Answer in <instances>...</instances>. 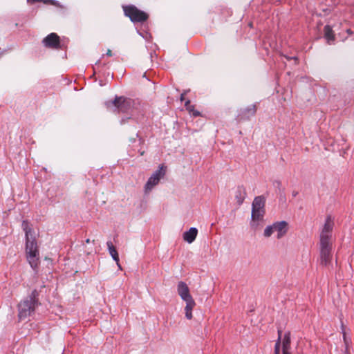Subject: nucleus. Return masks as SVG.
Here are the masks:
<instances>
[{"label":"nucleus","instance_id":"nucleus-9","mask_svg":"<svg viewBox=\"0 0 354 354\" xmlns=\"http://www.w3.org/2000/svg\"><path fill=\"white\" fill-rule=\"evenodd\" d=\"M177 292L180 298L183 301H187L193 299L192 295H190L189 287L183 281H180L178 283Z\"/></svg>","mask_w":354,"mask_h":354},{"label":"nucleus","instance_id":"nucleus-19","mask_svg":"<svg viewBox=\"0 0 354 354\" xmlns=\"http://www.w3.org/2000/svg\"><path fill=\"white\" fill-rule=\"evenodd\" d=\"M324 37L327 40L328 44H331L335 40V35L331 27L328 25H326L324 28Z\"/></svg>","mask_w":354,"mask_h":354},{"label":"nucleus","instance_id":"nucleus-3","mask_svg":"<svg viewBox=\"0 0 354 354\" xmlns=\"http://www.w3.org/2000/svg\"><path fill=\"white\" fill-rule=\"evenodd\" d=\"M105 105L106 108L111 111L126 113L131 108V100L122 96L115 97L113 100L106 102Z\"/></svg>","mask_w":354,"mask_h":354},{"label":"nucleus","instance_id":"nucleus-16","mask_svg":"<svg viewBox=\"0 0 354 354\" xmlns=\"http://www.w3.org/2000/svg\"><path fill=\"white\" fill-rule=\"evenodd\" d=\"M266 199L263 196H259L254 198L252 204V209L265 210Z\"/></svg>","mask_w":354,"mask_h":354},{"label":"nucleus","instance_id":"nucleus-24","mask_svg":"<svg viewBox=\"0 0 354 354\" xmlns=\"http://www.w3.org/2000/svg\"><path fill=\"white\" fill-rule=\"evenodd\" d=\"M185 106L187 107V109L189 111L192 112V111L194 109V107H193V106L190 105V101L189 100H187V102H185Z\"/></svg>","mask_w":354,"mask_h":354},{"label":"nucleus","instance_id":"nucleus-14","mask_svg":"<svg viewBox=\"0 0 354 354\" xmlns=\"http://www.w3.org/2000/svg\"><path fill=\"white\" fill-rule=\"evenodd\" d=\"M246 196L245 189L243 186H239L235 191L234 197L239 205H241Z\"/></svg>","mask_w":354,"mask_h":354},{"label":"nucleus","instance_id":"nucleus-2","mask_svg":"<svg viewBox=\"0 0 354 354\" xmlns=\"http://www.w3.org/2000/svg\"><path fill=\"white\" fill-rule=\"evenodd\" d=\"M38 295V292L34 290L30 296L19 304L18 316L20 319L27 318L35 312L36 307L39 305Z\"/></svg>","mask_w":354,"mask_h":354},{"label":"nucleus","instance_id":"nucleus-15","mask_svg":"<svg viewBox=\"0 0 354 354\" xmlns=\"http://www.w3.org/2000/svg\"><path fill=\"white\" fill-rule=\"evenodd\" d=\"M198 234V230L196 227H191L188 231L184 232L183 239L189 243H192Z\"/></svg>","mask_w":354,"mask_h":354},{"label":"nucleus","instance_id":"nucleus-1","mask_svg":"<svg viewBox=\"0 0 354 354\" xmlns=\"http://www.w3.org/2000/svg\"><path fill=\"white\" fill-rule=\"evenodd\" d=\"M22 227L26 234V252L27 259L30 266L35 270L37 268L39 258L37 242L32 236V230L28 227V223L24 221Z\"/></svg>","mask_w":354,"mask_h":354},{"label":"nucleus","instance_id":"nucleus-13","mask_svg":"<svg viewBox=\"0 0 354 354\" xmlns=\"http://www.w3.org/2000/svg\"><path fill=\"white\" fill-rule=\"evenodd\" d=\"M334 222L330 216L326 217L324 227L321 234L331 236V232L333 228Z\"/></svg>","mask_w":354,"mask_h":354},{"label":"nucleus","instance_id":"nucleus-29","mask_svg":"<svg viewBox=\"0 0 354 354\" xmlns=\"http://www.w3.org/2000/svg\"><path fill=\"white\" fill-rule=\"evenodd\" d=\"M86 243H90V239H87L86 240Z\"/></svg>","mask_w":354,"mask_h":354},{"label":"nucleus","instance_id":"nucleus-8","mask_svg":"<svg viewBox=\"0 0 354 354\" xmlns=\"http://www.w3.org/2000/svg\"><path fill=\"white\" fill-rule=\"evenodd\" d=\"M256 113L255 105H250L247 108L240 110L239 113L237 115L236 120L239 122L249 120L251 116L254 115Z\"/></svg>","mask_w":354,"mask_h":354},{"label":"nucleus","instance_id":"nucleus-21","mask_svg":"<svg viewBox=\"0 0 354 354\" xmlns=\"http://www.w3.org/2000/svg\"><path fill=\"white\" fill-rule=\"evenodd\" d=\"M281 330H278L279 337L277 340L274 346V354H280V346H281Z\"/></svg>","mask_w":354,"mask_h":354},{"label":"nucleus","instance_id":"nucleus-12","mask_svg":"<svg viewBox=\"0 0 354 354\" xmlns=\"http://www.w3.org/2000/svg\"><path fill=\"white\" fill-rule=\"evenodd\" d=\"M331 260V249H320L321 264L327 266Z\"/></svg>","mask_w":354,"mask_h":354},{"label":"nucleus","instance_id":"nucleus-28","mask_svg":"<svg viewBox=\"0 0 354 354\" xmlns=\"http://www.w3.org/2000/svg\"><path fill=\"white\" fill-rule=\"evenodd\" d=\"M180 100H181V101H183V100H184V93L181 94V96H180Z\"/></svg>","mask_w":354,"mask_h":354},{"label":"nucleus","instance_id":"nucleus-10","mask_svg":"<svg viewBox=\"0 0 354 354\" xmlns=\"http://www.w3.org/2000/svg\"><path fill=\"white\" fill-rule=\"evenodd\" d=\"M265 210L252 209V227L257 229L258 224L257 222L261 221L263 218Z\"/></svg>","mask_w":354,"mask_h":354},{"label":"nucleus","instance_id":"nucleus-4","mask_svg":"<svg viewBox=\"0 0 354 354\" xmlns=\"http://www.w3.org/2000/svg\"><path fill=\"white\" fill-rule=\"evenodd\" d=\"M122 8L124 15L133 23H143L149 18L147 13L139 10L133 5L123 6Z\"/></svg>","mask_w":354,"mask_h":354},{"label":"nucleus","instance_id":"nucleus-27","mask_svg":"<svg viewBox=\"0 0 354 354\" xmlns=\"http://www.w3.org/2000/svg\"><path fill=\"white\" fill-rule=\"evenodd\" d=\"M117 263V266L119 268V269L122 270L121 266L120 264V261H118V263Z\"/></svg>","mask_w":354,"mask_h":354},{"label":"nucleus","instance_id":"nucleus-11","mask_svg":"<svg viewBox=\"0 0 354 354\" xmlns=\"http://www.w3.org/2000/svg\"><path fill=\"white\" fill-rule=\"evenodd\" d=\"M290 333L288 331L284 334L281 342L283 354H290Z\"/></svg>","mask_w":354,"mask_h":354},{"label":"nucleus","instance_id":"nucleus-22","mask_svg":"<svg viewBox=\"0 0 354 354\" xmlns=\"http://www.w3.org/2000/svg\"><path fill=\"white\" fill-rule=\"evenodd\" d=\"M33 1H40V0H33ZM41 1L44 2L46 4H51L56 6H59V3L55 0H41Z\"/></svg>","mask_w":354,"mask_h":354},{"label":"nucleus","instance_id":"nucleus-17","mask_svg":"<svg viewBox=\"0 0 354 354\" xmlns=\"http://www.w3.org/2000/svg\"><path fill=\"white\" fill-rule=\"evenodd\" d=\"M185 301L186 303V306L185 307V317L187 319H192L193 317L192 311L196 306V302L194 301V299H191Z\"/></svg>","mask_w":354,"mask_h":354},{"label":"nucleus","instance_id":"nucleus-7","mask_svg":"<svg viewBox=\"0 0 354 354\" xmlns=\"http://www.w3.org/2000/svg\"><path fill=\"white\" fill-rule=\"evenodd\" d=\"M42 44L46 48L58 49L60 48L59 37L56 33L52 32L43 39Z\"/></svg>","mask_w":354,"mask_h":354},{"label":"nucleus","instance_id":"nucleus-20","mask_svg":"<svg viewBox=\"0 0 354 354\" xmlns=\"http://www.w3.org/2000/svg\"><path fill=\"white\" fill-rule=\"evenodd\" d=\"M106 245H107L108 250H109L110 255L112 257L113 259L116 263H118V261H119V255H118V253L115 248L114 247V245H113L111 241H107Z\"/></svg>","mask_w":354,"mask_h":354},{"label":"nucleus","instance_id":"nucleus-26","mask_svg":"<svg viewBox=\"0 0 354 354\" xmlns=\"http://www.w3.org/2000/svg\"><path fill=\"white\" fill-rule=\"evenodd\" d=\"M106 55H107V56H110V57H111V56H112V52H111V50H109H109H107V52H106Z\"/></svg>","mask_w":354,"mask_h":354},{"label":"nucleus","instance_id":"nucleus-18","mask_svg":"<svg viewBox=\"0 0 354 354\" xmlns=\"http://www.w3.org/2000/svg\"><path fill=\"white\" fill-rule=\"evenodd\" d=\"M331 236L320 234V249H331Z\"/></svg>","mask_w":354,"mask_h":354},{"label":"nucleus","instance_id":"nucleus-5","mask_svg":"<svg viewBox=\"0 0 354 354\" xmlns=\"http://www.w3.org/2000/svg\"><path fill=\"white\" fill-rule=\"evenodd\" d=\"M288 230V225L286 221H278L272 225H268L263 232V236L266 238L270 237L274 232H277V239H280L283 237Z\"/></svg>","mask_w":354,"mask_h":354},{"label":"nucleus","instance_id":"nucleus-6","mask_svg":"<svg viewBox=\"0 0 354 354\" xmlns=\"http://www.w3.org/2000/svg\"><path fill=\"white\" fill-rule=\"evenodd\" d=\"M165 175V169L163 165H160L159 169L156 170L148 179L145 186L146 193L149 192L156 185H157L160 180Z\"/></svg>","mask_w":354,"mask_h":354},{"label":"nucleus","instance_id":"nucleus-25","mask_svg":"<svg viewBox=\"0 0 354 354\" xmlns=\"http://www.w3.org/2000/svg\"><path fill=\"white\" fill-rule=\"evenodd\" d=\"M192 112H193V115L195 117L200 115V112L198 111H194L193 109Z\"/></svg>","mask_w":354,"mask_h":354},{"label":"nucleus","instance_id":"nucleus-23","mask_svg":"<svg viewBox=\"0 0 354 354\" xmlns=\"http://www.w3.org/2000/svg\"><path fill=\"white\" fill-rule=\"evenodd\" d=\"M343 337H344V344H345V351H344V353L342 354H348V341L346 337L345 333H344V334H343Z\"/></svg>","mask_w":354,"mask_h":354}]
</instances>
